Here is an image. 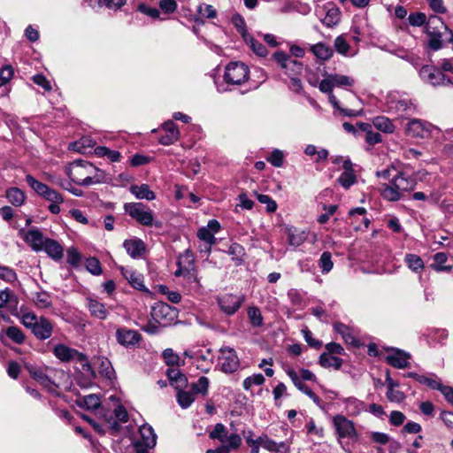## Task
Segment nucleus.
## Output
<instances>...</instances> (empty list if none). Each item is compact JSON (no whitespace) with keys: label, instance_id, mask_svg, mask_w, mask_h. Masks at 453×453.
Segmentation results:
<instances>
[{"label":"nucleus","instance_id":"obj_6","mask_svg":"<svg viewBox=\"0 0 453 453\" xmlns=\"http://www.w3.org/2000/svg\"><path fill=\"white\" fill-rule=\"evenodd\" d=\"M249 78V68L243 63L233 62L226 65L224 80L227 84L240 85Z\"/></svg>","mask_w":453,"mask_h":453},{"label":"nucleus","instance_id":"obj_14","mask_svg":"<svg viewBox=\"0 0 453 453\" xmlns=\"http://www.w3.org/2000/svg\"><path fill=\"white\" fill-rule=\"evenodd\" d=\"M116 340L120 345L129 348L138 344L142 335L136 330L121 327L116 331Z\"/></svg>","mask_w":453,"mask_h":453},{"label":"nucleus","instance_id":"obj_48","mask_svg":"<svg viewBox=\"0 0 453 453\" xmlns=\"http://www.w3.org/2000/svg\"><path fill=\"white\" fill-rule=\"evenodd\" d=\"M274 60L282 67L287 68L290 64L299 65V63L294 59H291L284 52L279 51L273 54Z\"/></svg>","mask_w":453,"mask_h":453},{"label":"nucleus","instance_id":"obj_58","mask_svg":"<svg viewBox=\"0 0 453 453\" xmlns=\"http://www.w3.org/2000/svg\"><path fill=\"white\" fill-rule=\"evenodd\" d=\"M306 239L304 233H297L296 231L289 230L288 242L292 246H300Z\"/></svg>","mask_w":453,"mask_h":453},{"label":"nucleus","instance_id":"obj_50","mask_svg":"<svg viewBox=\"0 0 453 453\" xmlns=\"http://www.w3.org/2000/svg\"><path fill=\"white\" fill-rule=\"evenodd\" d=\"M338 182L344 188H349L356 182V175L354 172H343L338 178Z\"/></svg>","mask_w":453,"mask_h":453},{"label":"nucleus","instance_id":"obj_51","mask_svg":"<svg viewBox=\"0 0 453 453\" xmlns=\"http://www.w3.org/2000/svg\"><path fill=\"white\" fill-rule=\"evenodd\" d=\"M265 382V377L261 373L253 374L246 378L243 381V388L246 390H249L254 385H262Z\"/></svg>","mask_w":453,"mask_h":453},{"label":"nucleus","instance_id":"obj_62","mask_svg":"<svg viewBox=\"0 0 453 453\" xmlns=\"http://www.w3.org/2000/svg\"><path fill=\"white\" fill-rule=\"evenodd\" d=\"M83 404L88 410H95L100 406V399L96 395H88L84 396Z\"/></svg>","mask_w":453,"mask_h":453},{"label":"nucleus","instance_id":"obj_3","mask_svg":"<svg viewBox=\"0 0 453 453\" xmlns=\"http://www.w3.org/2000/svg\"><path fill=\"white\" fill-rule=\"evenodd\" d=\"M425 30L429 36L428 45L433 50H439L442 48V30L449 35V41L453 42V31L438 16L433 15L429 17L426 23Z\"/></svg>","mask_w":453,"mask_h":453},{"label":"nucleus","instance_id":"obj_15","mask_svg":"<svg viewBox=\"0 0 453 453\" xmlns=\"http://www.w3.org/2000/svg\"><path fill=\"white\" fill-rule=\"evenodd\" d=\"M405 132L413 138H425L430 134V126L419 119H412L407 124Z\"/></svg>","mask_w":453,"mask_h":453},{"label":"nucleus","instance_id":"obj_64","mask_svg":"<svg viewBox=\"0 0 453 453\" xmlns=\"http://www.w3.org/2000/svg\"><path fill=\"white\" fill-rule=\"evenodd\" d=\"M387 397L390 402L401 403L405 398V395L396 388H388Z\"/></svg>","mask_w":453,"mask_h":453},{"label":"nucleus","instance_id":"obj_35","mask_svg":"<svg viewBox=\"0 0 453 453\" xmlns=\"http://www.w3.org/2000/svg\"><path fill=\"white\" fill-rule=\"evenodd\" d=\"M6 197L14 206H20L25 201L24 193L17 188H12L8 189L6 192Z\"/></svg>","mask_w":453,"mask_h":453},{"label":"nucleus","instance_id":"obj_23","mask_svg":"<svg viewBox=\"0 0 453 453\" xmlns=\"http://www.w3.org/2000/svg\"><path fill=\"white\" fill-rule=\"evenodd\" d=\"M42 250L53 259L59 260L63 257L64 250L62 246L53 239H45Z\"/></svg>","mask_w":453,"mask_h":453},{"label":"nucleus","instance_id":"obj_29","mask_svg":"<svg viewBox=\"0 0 453 453\" xmlns=\"http://www.w3.org/2000/svg\"><path fill=\"white\" fill-rule=\"evenodd\" d=\"M88 308L91 315L98 319H104L108 315L104 305L95 299H88Z\"/></svg>","mask_w":453,"mask_h":453},{"label":"nucleus","instance_id":"obj_31","mask_svg":"<svg viewBox=\"0 0 453 453\" xmlns=\"http://www.w3.org/2000/svg\"><path fill=\"white\" fill-rule=\"evenodd\" d=\"M373 126L380 131L392 134L395 131V126L392 121L385 116H378L372 119Z\"/></svg>","mask_w":453,"mask_h":453},{"label":"nucleus","instance_id":"obj_41","mask_svg":"<svg viewBox=\"0 0 453 453\" xmlns=\"http://www.w3.org/2000/svg\"><path fill=\"white\" fill-rule=\"evenodd\" d=\"M404 260L408 267L414 272H418L424 267V263L421 257L415 254L406 255Z\"/></svg>","mask_w":453,"mask_h":453},{"label":"nucleus","instance_id":"obj_5","mask_svg":"<svg viewBox=\"0 0 453 453\" xmlns=\"http://www.w3.org/2000/svg\"><path fill=\"white\" fill-rule=\"evenodd\" d=\"M151 317L159 325L165 326L175 321L178 311L166 303L157 302L151 308Z\"/></svg>","mask_w":453,"mask_h":453},{"label":"nucleus","instance_id":"obj_38","mask_svg":"<svg viewBox=\"0 0 453 453\" xmlns=\"http://www.w3.org/2000/svg\"><path fill=\"white\" fill-rule=\"evenodd\" d=\"M177 402L182 408H188L191 405V403L195 401V395L193 392L183 391L178 389L177 393Z\"/></svg>","mask_w":453,"mask_h":453},{"label":"nucleus","instance_id":"obj_12","mask_svg":"<svg viewBox=\"0 0 453 453\" xmlns=\"http://www.w3.org/2000/svg\"><path fill=\"white\" fill-rule=\"evenodd\" d=\"M244 301L242 296L224 295L218 298V303L221 311L226 315L234 314Z\"/></svg>","mask_w":453,"mask_h":453},{"label":"nucleus","instance_id":"obj_47","mask_svg":"<svg viewBox=\"0 0 453 453\" xmlns=\"http://www.w3.org/2000/svg\"><path fill=\"white\" fill-rule=\"evenodd\" d=\"M254 195L257 196V199L259 203L266 204V211L268 212H274L277 210V203L274 200H273L267 195L258 194L257 192H254Z\"/></svg>","mask_w":453,"mask_h":453},{"label":"nucleus","instance_id":"obj_42","mask_svg":"<svg viewBox=\"0 0 453 453\" xmlns=\"http://www.w3.org/2000/svg\"><path fill=\"white\" fill-rule=\"evenodd\" d=\"M319 267L321 268L322 273H329L333 269V266H334L331 253L328 251L323 252L319 260Z\"/></svg>","mask_w":453,"mask_h":453},{"label":"nucleus","instance_id":"obj_53","mask_svg":"<svg viewBox=\"0 0 453 453\" xmlns=\"http://www.w3.org/2000/svg\"><path fill=\"white\" fill-rule=\"evenodd\" d=\"M287 374L289 376V378L291 379L294 385L303 394H306V392L310 390V388L305 384H303L302 382L301 378L297 375V373L294 370H292V369L288 370Z\"/></svg>","mask_w":453,"mask_h":453},{"label":"nucleus","instance_id":"obj_33","mask_svg":"<svg viewBox=\"0 0 453 453\" xmlns=\"http://www.w3.org/2000/svg\"><path fill=\"white\" fill-rule=\"evenodd\" d=\"M342 360L327 353H323L319 357V365L325 368L333 367L335 370L341 368Z\"/></svg>","mask_w":453,"mask_h":453},{"label":"nucleus","instance_id":"obj_34","mask_svg":"<svg viewBox=\"0 0 453 453\" xmlns=\"http://www.w3.org/2000/svg\"><path fill=\"white\" fill-rule=\"evenodd\" d=\"M340 15V10L338 8L332 7L326 11V16L321 19V21L327 27H333L339 23Z\"/></svg>","mask_w":453,"mask_h":453},{"label":"nucleus","instance_id":"obj_20","mask_svg":"<svg viewBox=\"0 0 453 453\" xmlns=\"http://www.w3.org/2000/svg\"><path fill=\"white\" fill-rule=\"evenodd\" d=\"M242 445V438L237 434H231L228 437V443L221 444L216 449H210L206 453H230L231 451L237 450Z\"/></svg>","mask_w":453,"mask_h":453},{"label":"nucleus","instance_id":"obj_44","mask_svg":"<svg viewBox=\"0 0 453 453\" xmlns=\"http://www.w3.org/2000/svg\"><path fill=\"white\" fill-rule=\"evenodd\" d=\"M5 333L6 335L15 343L21 344L25 341V334H23L21 329L17 326L7 327Z\"/></svg>","mask_w":453,"mask_h":453},{"label":"nucleus","instance_id":"obj_4","mask_svg":"<svg viewBox=\"0 0 453 453\" xmlns=\"http://www.w3.org/2000/svg\"><path fill=\"white\" fill-rule=\"evenodd\" d=\"M125 211L140 225L161 226V222H154L152 211L142 203H127L124 205Z\"/></svg>","mask_w":453,"mask_h":453},{"label":"nucleus","instance_id":"obj_30","mask_svg":"<svg viewBox=\"0 0 453 453\" xmlns=\"http://www.w3.org/2000/svg\"><path fill=\"white\" fill-rule=\"evenodd\" d=\"M312 53L321 60H328L333 56V49L325 43L319 42L311 47Z\"/></svg>","mask_w":453,"mask_h":453},{"label":"nucleus","instance_id":"obj_43","mask_svg":"<svg viewBox=\"0 0 453 453\" xmlns=\"http://www.w3.org/2000/svg\"><path fill=\"white\" fill-rule=\"evenodd\" d=\"M232 23L234 26V27L238 30V32L242 35L243 40H246L247 37L250 36L247 32L245 20L241 15L234 14L232 17Z\"/></svg>","mask_w":453,"mask_h":453},{"label":"nucleus","instance_id":"obj_28","mask_svg":"<svg viewBox=\"0 0 453 453\" xmlns=\"http://www.w3.org/2000/svg\"><path fill=\"white\" fill-rule=\"evenodd\" d=\"M193 261L194 259L192 256L188 251L185 254L180 255L177 261V265L179 268L175 271L174 275L176 277H185L187 271H188L189 267L192 266Z\"/></svg>","mask_w":453,"mask_h":453},{"label":"nucleus","instance_id":"obj_40","mask_svg":"<svg viewBox=\"0 0 453 453\" xmlns=\"http://www.w3.org/2000/svg\"><path fill=\"white\" fill-rule=\"evenodd\" d=\"M26 180L28 183V185L40 196H43L47 190L50 188L47 185L44 183L35 180L31 175L26 176Z\"/></svg>","mask_w":453,"mask_h":453},{"label":"nucleus","instance_id":"obj_17","mask_svg":"<svg viewBox=\"0 0 453 453\" xmlns=\"http://www.w3.org/2000/svg\"><path fill=\"white\" fill-rule=\"evenodd\" d=\"M19 235L32 247L34 250L38 251L42 250L45 239H43L42 234L38 229L33 228L27 232L20 230Z\"/></svg>","mask_w":453,"mask_h":453},{"label":"nucleus","instance_id":"obj_22","mask_svg":"<svg viewBox=\"0 0 453 453\" xmlns=\"http://www.w3.org/2000/svg\"><path fill=\"white\" fill-rule=\"evenodd\" d=\"M334 328L338 334L342 335V338L343 339L346 344H349L352 346L358 345V341L354 335L353 330L350 327L341 322H336L334 325Z\"/></svg>","mask_w":453,"mask_h":453},{"label":"nucleus","instance_id":"obj_26","mask_svg":"<svg viewBox=\"0 0 453 453\" xmlns=\"http://www.w3.org/2000/svg\"><path fill=\"white\" fill-rule=\"evenodd\" d=\"M130 192L137 198V199H145L147 201H152L156 198L155 193L150 190L149 185L142 184L133 185L130 187Z\"/></svg>","mask_w":453,"mask_h":453},{"label":"nucleus","instance_id":"obj_7","mask_svg":"<svg viewBox=\"0 0 453 453\" xmlns=\"http://www.w3.org/2000/svg\"><path fill=\"white\" fill-rule=\"evenodd\" d=\"M28 372L34 380L49 390H54L56 388L54 378L58 372L55 369L50 367H30L28 368Z\"/></svg>","mask_w":453,"mask_h":453},{"label":"nucleus","instance_id":"obj_63","mask_svg":"<svg viewBox=\"0 0 453 453\" xmlns=\"http://www.w3.org/2000/svg\"><path fill=\"white\" fill-rule=\"evenodd\" d=\"M13 76V69L11 65H5L0 70V87L5 85Z\"/></svg>","mask_w":453,"mask_h":453},{"label":"nucleus","instance_id":"obj_61","mask_svg":"<svg viewBox=\"0 0 453 453\" xmlns=\"http://www.w3.org/2000/svg\"><path fill=\"white\" fill-rule=\"evenodd\" d=\"M0 279L7 282H13L17 280V274L12 269L0 265Z\"/></svg>","mask_w":453,"mask_h":453},{"label":"nucleus","instance_id":"obj_9","mask_svg":"<svg viewBox=\"0 0 453 453\" xmlns=\"http://www.w3.org/2000/svg\"><path fill=\"white\" fill-rule=\"evenodd\" d=\"M219 365L221 371L226 373L235 372L240 365L238 356L235 350L232 348L225 347L220 349V355L219 357Z\"/></svg>","mask_w":453,"mask_h":453},{"label":"nucleus","instance_id":"obj_32","mask_svg":"<svg viewBox=\"0 0 453 453\" xmlns=\"http://www.w3.org/2000/svg\"><path fill=\"white\" fill-rule=\"evenodd\" d=\"M229 436L226 426L220 423L216 424L213 430L209 434L211 439L218 440L221 444L228 443Z\"/></svg>","mask_w":453,"mask_h":453},{"label":"nucleus","instance_id":"obj_46","mask_svg":"<svg viewBox=\"0 0 453 453\" xmlns=\"http://www.w3.org/2000/svg\"><path fill=\"white\" fill-rule=\"evenodd\" d=\"M448 257L443 252L436 253L434 257V263L432 265V267L440 272V271H449L451 266H443L442 265L447 261Z\"/></svg>","mask_w":453,"mask_h":453},{"label":"nucleus","instance_id":"obj_25","mask_svg":"<svg viewBox=\"0 0 453 453\" xmlns=\"http://www.w3.org/2000/svg\"><path fill=\"white\" fill-rule=\"evenodd\" d=\"M123 246L127 252L134 258L142 256L145 250L144 243L140 239L126 240Z\"/></svg>","mask_w":453,"mask_h":453},{"label":"nucleus","instance_id":"obj_1","mask_svg":"<svg viewBox=\"0 0 453 453\" xmlns=\"http://www.w3.org/2000/svg\"><path fill=\"white\" fill-rule=\"evenodd\" d=\"M67 174L73 181L84 186L105 180L104 171L84 160H77L72 163L67 170Z\"/></svg>","mask_w":453,"mask_h":453},{"label":"nucleus","instance_id":"obj_57","mask_svg":"<svg viewBox=\"0 0 453 453\" xmlns=\"http://www.w3.org/2000/svg\"><path fill=\"white\" fill-rule=\"evenodd\" d=\"M86 268L94 275H99L102 273L100 262L96 257H89L87 259Z\"/></svg>","mask_w":453,"mask_h":453},{"label":"nucleus","instance_id":"obj_16","mask_svg":"<svg viewBox=\"0 0 453 453\" xmlns=\"http://www.w3.org/2000/svg\"><path fill=\"white\" fill-rule=\"evenodd\" d=\"M220 229V225L218 220L211 219L208 222L207 226L201 227L197 232V236L200 240L204 241L209 245L215 243L216 239L214 234Z\"/></svg>","mask_w":453,"mask_h":453},{"label":"nucleus","instance_id":"obj_59","mask_svg":"<svg viewBox=\"0 0 453 453\" xmlns=\"http://www.w3.org/2000/svg\"><path fill=\"white\" fill-rule=\"evenodd\" d=\"M334 86L339 87H350L354 83V80L346 75L334 74L331 75Z\"/></svg>","mask_w":453,"mask_h":453},{"label":"nucleus","instance_id":"obj_56","mask_svg":"<svg viewBox=\"0 0 453 453\" xmlns=\"http://www.w3.org/2000/svg\"><path fill=\"white\" fill-rule=\"evenodd\" d=\"M408 20L412 27H420L427 22L426 16L423 12L411 13L408 17Z\"/></svg>","mask_w":453,"mask_h":453},{"label":"nucleus","instance_id":"obj_55","mask_svg":"<svg viewBox=\"0 0 453 453\" xmlns=\"http://www.w3.org/2000/svg\"><path fill=\"white\" fill-rule=\"evenodd\" d=\"M248 315L250 322L255 326H260L263 324L261 311L257 307H250L248 310Z\"/></svg>","mask_w":453,"mask_h":453},{"label":"nucleus","instance_id":"obj_8","mask_svg":"<svg viewBox=\"0 0 453 453\" xmlns=\"http://www.w3.org/2000/svg\"><path fill=\"white\" fill-rule=\"evenodd\" d=\"M140 439L134 442L136 453H148L149 449L155 447L157 435L150 426L143 425L140 427Z\"/></svg>","mask_w":453,"mask_h":453},{"label":"nucleus","instance_id":"obj_2","mask_svg":"<svg viewBox=\"0 0 453 453\" xmlns=\"http://www.w3.org/2000/svg\"><path fill=\"white\" fill-rule=\"evenodd\" d=\"M416 180L403 173H396L390 181V184H384L381 195L388 201H398L404 192L413 189Z\"/></svg>","mask_w":453,"mask_h":453},{"label":"nucleus","instance_id":"obj_10","mask_svg":"<svg viewBox=\"0 0 453 453\" xmlns=\"http://www.w3.org/2000/svg\"><path fill=\"white\" fill-rule=\"evenodd\" d=\"M333 424L339 438L355 440L357 433L354 423L342 415H336L333 418Z\"/></svg>","mask_w":453,"mask_h":453},{"label":"nucleus","instance_id":"obj_60","mask_svg":"<svg viewBox=\"0 0 453 453\" xmlns=\"http://www.w3.org/2000/svg\"><path fill=\"white\" fill-rule=\"evenodd\" d=\"M334 48L338 53L346 55L349 50V45L346 39L342 35H340L334 40Z\"/></svg>","mask_w":453,"mask_h":453},{"label":"nucleus","instance_id":"obj_36","mask_svg":"<svg viewBox=\"0 0 453 453\" xmlns=\"http://www.w3.org/2000/svg\"><path fill=\"white\" fill-rule=\"evenodd\" d=\"M209 384L210 380L207 377H200L196 382L191 384V389L193 394H200L205 396L208 394Z\"/></svg>","mask_w":453,"mask_h":453},{"label":"nucleus","instance_id":"obj_37","mask_svg":"<svg viewBox=\"0 0 453 453\" xmlns=\"http://www.w3.org/2000/svg\"><path fill=\"white\" fill-rule=\"evenodd\" d=\"M163 357L167 365L180 366L184 365V361L180 360V357L173 352L172 349H166L163 351Z\"/></svg>","mask_w":453,"mask_h":453},{"label":"nucleus","instance_id":"obj_27","mask_svg":"<svg viewBox=\"0 0 453 453\" xmlns=\"http://www.w3.org/2000/svg\"><path fill=\"white\" fill-rule=\"evenodd\" d=\"M121 273L134 288L142 290L145 288L143 285V276L141 273L124 267L121 268Z\"/></svg>","mask_w":453,"mask_h":453},{"label":"nucleus","instance_id":"obj_45","mask_svg":"<svg viewBox=\"0 0 453 453\" xmlns=\"http://www.w3.org/2000/svg\"><path fill=\"white\" fill-rule=\"evenodd\" d=\"M244 41L257 56L264 57L267 54L265 47L261 42L256 41L251 35Z\"/></svg>","mask_w":453,"mask_h":453},{"label":"nucleus","instance_id":"obj_54","mask_svg":"<svg viewBox=\"0 0 453 453\" xmlns=\"http://www.w3.org/2000/svg\"><path fill=\"white\" fill-rule=\"evenodd\" d=\"M197 12L202 18L213 19L216 17V10L211 4H202L197 8Z\"/></svg>","mask_w":453,"mask_h":453},{"label":"nucleus","instance_id":"obj_21","mask_svg":"<svg viewBox=\"0 0 453 453\" xmlns=\"http://www.w3.org/2000/svg\"><path fill=\"white\" fill-rule=\"evenodd\" d=\"M409 359L410 355L399 349L386 357V360L390 365L399 369L407 367L409 365Z\"/></svg>","mask_w":453,"mask_h":453},{"label":"nucleus","instance_id":"obj_19","mask_svg":"<svg viewBox=\"0 0 453 453\" xmlns=\"http://www.w3.org/2000/svg\"><path fill=\"white\" fill-rule=\"evenodd\" d=\"M53 326L51 322L44 317H40L39 321L31 332L38 340H46L51 336Z\"/></svg>","mask_w":453,"mask_h":453},{"label":"nucleus","instance_id":"obj_39","mask_svg":"<svg viewBox=\"0 0 453 453\" xmlns=\"http://www.w3.org/2000/svg\"><path fill=\"white\" fill-rule=\"evenodd\" d=\"M33 301L41 309L48 308L51 305V298L47 292H37L34 296Z\"/></svg>","mask_w":453,"mask_h":453},{"label":"nucleus","instance_id":"obj_24","mask_svg":"<svg viewBox=\"0 0 453 453\" xmlns=\"http://www.w3.org/2000/svg\"><path fill=\"white\" fill-rule=\"evenodd\" d=\"M166 375L172 386L177 390L187 386V377L177 368H169L166 372Z\"/></svg>","mask_w":453,"mask_h":453},{"label":"nucleus","instance_id":"obj_49","mask_svg":"<svg viewBox=\"0 0 453 453\" xmlns=\"http://www.w3.org/2000/svg\"><path fill=\"white\" fill-rule=\"evenodd\" d=\"M40 318H38L33 312H22L21 314V322L27 328L32 329L35 327L36 323L39 321Z\"/></svg>","mask_w":453,"mask_h":453},{"label":"nucleus","instance_id":"obj_52","mask_svg":"<svg viewBox=\"0 0 453 453\" xmlns=\"http://www.w3.org/2000/svg\"><path fill=\"white\" fill-rule=\"evenodd\" d=\"M418 379H419V380H418L419 383L426 385L427 387H429L432 389L440 390L442 386L441 381L434 375H433L432 377L421 375V377Z\"/></svg>","mask_w":453,"mask_h":453},{"label":"nucleus","instance_id":"obj_11","mask_svg":"<svg viewBox=\"0 0 453 453\" xmlns=\"http://www.w3.org/2000/svg\"><path fill=\"white\" fill-rule=\"evenodd\" d=\"M419 75L424 81L430 83L433 86H446L452 84L451 80L447 78L442 72L430 65L423 66L419 71Z\"/></svg>","mask_w":453,"mask_h":453},{"label":"nucleus","instance_id":"obj_18","mask_svg":"<svg viewBox=\"0 0 453 453\" xmlns=\"http://www.w3.org/2000/svg\"><path fill=\"white\" fill-rule=\"evenodd\" d=\"M163 130L165 132V134L160 136L158 142L163 145H170L178 141L180 137V132L176 127V125L168 120L165 122L162 126Z\"/></svg>","mask_w":453,"mask_h":453},{"label":"nucleus","instance_id":"obj_13","mask_svg":"<svg viewBox=\"0 0 453 453\" xmlns=\"http://www.w3.org/2000/svg\"><path fill=\"white\" fill-rule=\"evenodd\" d=\"M54 355L63 362L75 360L78 362L87 361L86 356L78 350L69 348L65 344H58L54 348Z\"/></svg>","mask_w":453,"mask_h":453}]
</instances>
